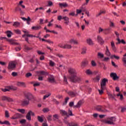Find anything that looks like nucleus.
<instances>
[{
    "instance_id": "nucleus-1",
    "label": "nucleus",
    "mask_w": 126,
    "mask_h": 126,
    "mask_svg": "<svg viewBox=\"0 0 126 126\" xmlns=\"http://www.w3.org/2000/svg\"><path fill=\"white\" fill-rule=\"evenodd\" d=\"M68 72L69 76L67 77V78L69 79L70 82H72V83H78L82 80V78L77 76V72L74 68L71 67L69 68Z\"/></svg>"
},
{
    "instance_id": "nucleus-2",
    "label": "nucleus",
    "mask_w": 126,
    "mask_h": 126,
    "mask_svg": "<svg viewBox=\"0 0 126 126\" xmlns=\"http://www.w3.org/2000/svg\"><path fill=\"white\" fill-rule=\"evenodd\" d=\"M108 120H104L103 121L104 124H106L107 125H115V122L116 121V118L115 117H112L110 118H107Z\"/></svg>"
},
{
    "instance_id": "nucleus-3",
    "label": "nucleus",
    "mask_w": 126,
    "mask_h": 126,
    "mask_svg": "<svg viewBox=\"0 0 126 126\" xmlns=\"http://www.w3.org/2000/svg\"><path fill=\"white\" fill-rule=\"evenodd\" d=\"M25 98L30 101H36V98L31 93H27L24 94Z\"/></svg>"
},
{
    "instance_id": "nucleus-4",
    "label": "nucleus",
    "mask_w": 126,
    "mask_h": 126,
    "mask_svg": "<svg viewBox=\"0 0 126 126\" xmlns=\"http://www.w3.org/2000/svg\"><path fill=\"white\" fill-rule=\"evenodd\" d=\"M22 118H24V115L20 113H16L11 119V120H17L18 119H22Z\"/></svg>"
},
{
    "instance_id": "nucleus-5",
    "label": "nucleus",
    "mask_w": 126,
    "mask_h": 126,
    "mask_svg": "<svg viewBox=\"0 0 126 126\" xmlns=\"http://www.w3.org/2000/svg\"><path fill=\"white\" fill-rule=\"evenodd\" d=\"M108 82V79L106 78H103L100 83L101 89H106V83Z\"/></svg>"
},
{
    "instance_id": "nucleus-6",
    "label": "nucleus",
    "mask_w": 126,
    "mask_h": 126,
    "mask_svg": "<svg viewBox=\"0 0 126 126\" xmlns=\"http://www.w3.org/2000/svg\"><path fill=\"white\" fill-rule=\"evenodd\" d=\"M30 104V100H29V99H27L25 97V98L22 100L21 101V105L22 106H28Z\"/></svg>"
},
{
    "instance_id": "nucleus-7",
    "label": "nucleus",
    "mask_w": 126,
    "mask_h": 126,
    "mask_svg": "<svg viewBox=\"0 0 126 126\" xmlns=\"http://www.w3.org/2000/svg\"><path fill=\"white\" fill-rule=\"evenodd\" d=\"M67 94H68L70 97H76V96H78V94L76 92H74L73 91H69L67 92Z\"/></svg>"
},
{
    "instance_id": "nucleus-8",
    "label": "nucleus",
    "mask_w": 126,
    "mask_h": 126,
    "mask_svg": "<svg viewBox=\"0 0 126 126\" xmlns=\"http://www.w3.org/2000/svg\"><path fill=\"white\" fill-rule=\"evenodd\" d=\"M60 113L63 117L64 116H66V117H64V120H66V119H67V118H68V114L67 113V112L65 111V110H60Z\"/></svg>"
},
{
    "instance_id": "nucleus-9",
    "label": "nucleus",
    "mask_w": 126,
    "mask_h": 126,
    "mask_svg": "<svg viewBox=\"0 0 126 126\" xmlns=\"http://www.w3.org/2000/svg\"><path fill=\"white\" fill-rule=\"evenodd\" d=\"M95 110L98 112H101L102 113H107V112H108L107 110L105 109H104L103 107L101 106H97L96 108H95Z\"/></svg>"
},
{
    "instance_id": "nucleus-10",
    "label": "nucleus",
    "mask_w": 126,
    "mask_h": 126,
    "mask_svg": "<svg viewBox=\"0 0 126 126\" xmlns=\"http://www.w3.org/2000/svg\"><path fill=\"white\" fill-rule=\"evenodd\" d=\"M83 104H84V100L81 99V100H80L78 102L77 104L76 105H74L73 107L74 108H80V107H81V106H82Z\"/></svg>"
},
{
    "instance_id": "nucleus-11",
    "label": "nucleus",
    "mask_w": 126,
    "mask_h": 126,
    "mask_svg": "<svg viewBox=\"0 0 126 126\" xmlns=\"http://www.w3.org/2000/svg\"><path fill=\"white\" fill-rule=\"evenodd\" d=\"M107 94L109 96V99H111V100H115V101H117V99H116L115 98L117 95L115 94H111L110 92H108Z\"/></svg>"
},
{
    "instance_id": "nucleus-12",
    "label": "nucleus",
    "mask_w": 126,
    "mask_h": 126,
    "mask_svg": "<svg viewBox=\"0 0 126 126\" xmlns=\"http://www.w3.org/2000/svg\"><path fill=\"white\" fill-rule=\"evenodd\" d=\"M110 76L113 78V80H118L120 79V77L118 76L117 73H111L110 74Z\"/></svg>"
},
{
    "instance_id": "nucleus-13",
    "label": "nucleus",
    "mask_w": 126,
    "mask_h": 126,
    "mask_svg": "<svg viewBox=\"0 0 126 126\" xmlns=\"http://www.w3.org/2000/svg\"><path fill=\"white\" fill-rule=\"evenodd\" d=\"M47 80L50 83H55L56 82L55 77L53 75H50V76L48 78Z\"/></svg>"
},
{
    "instance_id": "nucleus-14",
    "label": "nucleus",
    "mask_w": 126,
    "mask_h": 126,
    "mask_svg": "<svg viewBox=\"0 0 126 126\" xmlns=\"http://www.w3.org/2000/svg\"><path fill=\"white\" fill-rule=\"evenodd\" d=\"M16 67V64L13 63H9L8 69H14Z\"/></svg>"
},
{
    "instance_id": "nucleus-15",
    "label": "nucleus",
    "mask_w": 126,
    "mask_h": 126,
    "mask_svg": "<svg viewBox=\"0 0 126 126\" xmlns=\"http://www.w3.org/2000/svg\"><path fill=\"white\" fill-rule=\"evenodd\" d=\"M117 41H118V42L116 43V45H118V44H123L124 45H126V42L124 39H120V37H118L117 38Z\"/></svg>"
},
{
    "instance_id": "nucleus-16",
    "label": "nucleus",
    "mask_w": 126,
    "mask_h": 126,
    "mask_svg": "<svg viewBox=\"0 0 126 126\" xmlns=\"http://www.w3.org/2000/svg\"><path fill=\"white\" fill-rule=\"evenodd\" d=\"M97 40L100 45H103L104 43H105V41L103 40V38L100 35L97 36Z\"/></svg>"
},
{
    "instance_id": "nucleus-17",
    "label": "nucleus",
    "mask_w": 126,
    "mask_h": 126,
    "mask_svg": "<svg viewBox=\"0 0 126 126\" xmlns=\"http://www.w3.org/2000/svg\"><path fill=\"white\" fill-rule=\"evenodd\" d=\"M2 101H8V102H13V99L6 96L2 97Z\"/></svg>"
},
{
    "instance_id": "nucleus-18",
    "label": "nucleus",
    "mask_w": 126,
    "mask_h": 126,
    "mask_svg": "<svg viewBox=\"0 0 126 126\" xmlns=\"http://www.w3.org/2000/svg\"><path fill=\"white\" fill-rule=\"evenodd\" d=\"M111 46L113 51L114 52V53H116V52H117V48H116L115 42L113 41L111 42Z\"/></svg>"
},
{
    "instance_id": "nucleus-19",
    "label": "nucleus",
    "mask_w": 126,
    "mask_h": 126,
    "mask_svg": "<svg viewBox=\"0 0 126 126\" xmlns=\"http://www.w3.org/2000/svg\"><path fill=\"white\" fill-rule=\"evenodd\" d=\"M100 79H101V74H98L94 78L93 80L94 82H99V81H100Z\"/></svg>"
},
{
    "instance_id": "nucleus-20",
    "label": "nucleus",
    "mask_w": 126,
    "mask_h": 126,
    "mask_svg": "<svg viewBox=\"0 0 126 126\" xmlns=\"http://www.w3.org/2000/svg\"><path fill=\"white\" fill-rule=\"evenodd\" d=\"M104 33L106 35H107L108 34H110L111 33V28H108L107 29H105L104 30Z\"/></svg>"
},
{
    "instance_id": "nucleus-21",
    "label": "nucleus",
    "mask_w": 126,
    "mask_h": 126,
    "mask_svg": "<svg viewBox=\"0 0 126 126\" xmlns=\"http://www.w3.org/2000/svg\"><path fill=\"white\" fill-rule=\"evenodd\" d=\"M5 34H6L8 38H10V37H11V35H13V33H12V32L11 31H7L5 32Z\"/></svg>"
},
{
    "instance_id": "nucleus-22",
    "label": "nucleus",
    "mask_w": 126,
    "mask_h": 126,
    "mask_svg": "<svg viewBox=\"0 0 126 126\" xmlns=\"http://www.w3.org/2000/svg\"><path fill=\"white\" fill-rule=\"evenodd\" d=\"M87 43L90 46H93V45H94V43H93V41H92V39H91V38H89L87 39Z\"/></svg>"
},
{
    "instance_id": "nucleus-23",
    "label": "nucleus",
    "mask_w": 126,
    "mask_h": 126,
    "mask_svg": "<svg viewBox=\"0 0 126 126\" xmlns=\"http://www.w3.org/2000/svg\"><path fill=\"white\" fill-rule=\"evenodd\" d=\"M41 28H42L41 26H33L32 27V30H35V31L40 30Z\"/></svg>"
},
{
    "instance_id": "nucleus-24",
    "label": "nucleus",
    "mask_w": 126,
    "mask_h": 126,
    "mask_svg": "<svg viewBox=\"0 0 126 126\" xmlns=\"http://www.w3.org/2000/svg\"><path fill=\"white\" fill-rule=\"evenodd\" d=\"M7 88H9L10 90H13V91H16L17 90V88L16 87L14 86H7L6 87Z\"/></svg>"
},
{
    "instance_id": "nucleus-25",
    "label": "nucleus",
    "mask_w": 126,
    "mask_h": 126,
    "mask_svg": "<svg viewBox=\"0 0 126 126\" xmlns=\"http://www.w3.org/2000/svg\"><path fill=\"white\" fill-rule=\"evenodd\" d=\"M85 73L87 75H93V72L89 69L86 70Z\"/></svg>"
},
{
    "instance_id": "nucleus-26",
    "label": "nucleus",
    "mask_w": 126,
    "mask_h": 126,
    "mask_svg": "<svg viewBox=\"0 0 126 126\" xmlns=\"http://www.w3.org/2000/svg\"><path fill=\"white\" fill-rule=\"evenodd\" d=\"M17 85L18 86H23V87H26L25 83L23 82H18Z\"/></svg>"
},
{
    "instance_id": "nucleus-27",
    "label": "nucleus",
    "mask_w": 126,
    "mask_h": 126,
    "mask_svg": "<svg viewBox=\"0 0 126 126\" xmlns=\"http://www.w3.org/2000/svg\"><path fill=\"white\" fill-rule=\"evenodd\" d=\"M70 44H74L75 45H78V42L74 39H71L69 40Z\"/></svg>"
},
{
    "instance_id": "nucleus-28",
    "label": "nucleus",
    "mask_w": 126,
    "mask_h": 126,
    "mask_svg": "<svg viewBox=\"0 0 126 126\" xmlns=\"http://www.w3.org/2000/svg\"><path fill=\"white\" fill-rule=\"evenodd\" d=\"M31 37V38H33V37H35L36 36L33 35V34H24L22 35L23 38H24V37Z\"/></svg>"
},
{
    "instance_id": "nucleus-29",
    "label": "nucleus",
    "mask_w": 126,
    "mask_h": 126,
    "mask_svg": "<svg viewBox=\"0 0 126 126\" xmlns=\"http://www.w3.org/2000/svg\"><path fill=\"white\" fill-rule=\"evenodd\" d=\"M71 48H72V46H71V45H70V44H66L64 45L63 49H71Z\"/></svg>"
},
{
    "instance_id": "nucleus-30",
    "label": "nucleus",
    "mask_w": 126,
    "mask_h": 126,
    "mask_svg": "<svg viewBox=\"0 0 126 126\" xmlns=\"http://www.w3.org/2000/svg\"><path fill=\"white\" fill-rule=\"evenodd\" d=\"M13 26L16 28L19 27L20 26V23L18 22H15L13 24Z\"/></svg>"
},
{
    "instance_id": "nucleus-31",
    "label": "nucleus",
    "mask_w": 126,
    "mask_h": 126,
    "mask_svg": "<svg viewBox=\"0 0 126 126\" xmlns=\"http://www.w3.org/2000/svg\"><path fill=\"white\" fill-rule=\"evenodd\" d=\"M68 126H79V125H78L77 123L74 122H72L69 124H68Z\"/></svg>"
},
{
    "instance_id": "nucleus-32",
    "label": "nucleus",
    "mask_w": 126,
    "mask_h": 126,
    "mask_svg": "<svg viewBox=\"0 0 126 126\" xmlns=\"http://www.w3.org/2000/svg\"><path fill=\"white\" fill-rule=\"evenodd\" d=\"M26 118L28 121H31V115L30 114V113L28 112L26 116Z\"/></svg>"
},
{
    "instance_id": "nucleus-33",
    "label": "nucleus",
    "mask_w": 126,
    "mask_h": 126,
    "mask_svg": "<svg viewBox=\"0 0 126 126\" xmlns=\"http://www.w3.org/2000/svg\"><path fill=\"white\" fill-rule=\"evenodd\" d=\"M87 65H88V61H86L82 62V66L85 67V66H87Z\"/></svg>"
},
{
    "instance_id": "nucleus-34",
    "label": "nucleus",
    "mask_w": 126,
    "mask_h": 126,
    "mask_svg": "<svg viewBox=\"0 0 126 126\" xmlns=\"http://www.w3.org/2000/svg\"><path fill=\"white\" fill-rule=\"evenodd\" d=\"M17 111L19 113H21V114H25V109H17Z\"/></svg>"
},
{
    "instance_id": "nucleus-35",
    "label": "nucleus",
    "mask_w": 126,
    "mask_h": 126,
    "mask_svg": "<svg viewBox=\"0 0 126 126\" xmlns=\"http://www.w3.org/2000/svg\"><path fill=\"white\" fill-rule=\"evenodd\" d=\"M24 49L26 51H31V50H33L32 48L28 47V46L26 45H24Z\"/></svg>"
},
{
    "instance_id": "nucleus-36",
    "label": "nucleus",
    "mask_w": 126,
    "mask_h": 126,
    "mask_svg": "<svg viewBox=\"0 0 126 126\" xmlns=\"http://www.w3.org/2000/svg\"><path fill=\"white\" fill-rule=\"evenodd\" d=\"M115 59V60H120V57L118 56H116V55H112L110 56V59Z\"/></svg>"
},
{
    "instance_id": "nucleus-37",
    "label": "nucleus",
    "mask_w": 126,
    "mask_h": 126,
    "mask_svg": "<svg viewBox=\"0 0 126 126\" xmlns=\"http://www.w3.org/2000/svg\"><path fill=\"white\" fill-rule=\"evenodd\" d=\"M86 51H87V49L85 48L82 49V52L81 54L82 55H85V54H86Z\"/></svg>"
},
{
    "instance_id": "nucleus-38",
    "label": "nucleus",
    "mask_w": 126,
    "mask_h": 126,
    "mask_svg": "<svg viewBox=\"0 0 126 126\" xmlns=\"http://www.w3.org/2000/svg\"><path fill=\"white\" fill-rule=\"evenodd\" d=\"M42 112H43V113H48L50 112V109L49 108H44L42 109Z\"/></svg>"
},
{
    "instance_id": "nucleus-39",
    "label": "nucleus",
    "mask_w": 126,
    "mask_h": 126,
    "mask_svg": "<svg viewBox=\"0 0 126 126\" xmlns=\"http://www.w3.org/2000/svg\"><path fill=\"white\" fill-rule=\"evenodd\" d=\"M37 120L38 122H40V123H43L44 122V119H43V118L41 117L40 116L37 117Z\"/></svg>"
},
{
    "instance_id": "nucleus-40",
    "label": "nucleus",
    "mask_w": 126,
    "mask_h": 126,
    "mask_svg": "<svg viewBox=\"0 0 126 126\" xmlns=\"http://www.w3.org/2000/svg\"><path fill=\"white\" fill-rule=\"evenodd\" d=\"M60 6H63V7H67V3H59Z\"/></svg>"
},
{
    "instance_id": "nucleus-41",
    "label": "nucleus",
    "mask_w": 126,
    "mask_h": 126,
    "mask_svg": "<svg viewBox=\"0 0 126 126\" xmlns=\"http://www.w3.org/2000/svg\"><path fill=\"white\" fill-rule=\"evenodd\" d=\"M81 12H82V10L77 9L76 10L77 14L75 15V16H77V15H78V14H80V13H81Z\"/></svg>"
},
{
    "instance_id": "nucleus-42",
    "label": "nucleus",
    "mask_w": 126,
    "mask_h": 126,
    "mask_svg": "<svg viewBox=\"0 0 126 126\" xmlns=\"http://www.w3.org/2000/svg\"><path fill=\"white\" fill-rule=\"evenodd\" d=\"M67 114L68 118H69V116H73V114H72V111L70 110V109L68 110Z\"/></svg>"
},
{
    "instance_id": "nucleus-43",
    "label": "nucleus",
    "mask_w": 126,
    "mask_h": 126,
    "mask_svg": "<svg viewBox=\"0 0 126 126\" xmlns=\"http://www.w3.org/2000/svg\"><path fill=\"white\" fill-rule=\"evenodd\" d=\"M91 65L92 66H96V65H97V63H95V61L92 60L91 62Z\"/></svg>"
},
{
    "instance_id": "nucleus-44",
    "label": "nucleus",
    "mask_w": 126,
    "mask_h": 126,
    "mask_svg": "<svg viewBox=\"0 0 126 126\" xmlns=\"http://www.w3.org/2000/svg\"><path fill=\"white\" fill-rule=\"evenodd\" d=\"M14 31L16 34H19V35L21 34V31H20L19 30H14Z\"/></svg>"
},
{
    "instance_id": "nucleus-45",
    "label": "nucleus",
    "mask_w": 126,
    "mask_h": 126,
    "mask_svg": "<svg viewBox=\"0 0 126 126\" xmlns=\"http://www.w3.org/2000/svg\"><path fill=\"white\" fill-rule=\"evenodd\" d=\"M3 125H7V126H10V123H9V121H5L3 122H2Z\"/></svg>"
},
{
    "instance_id": "nucleus-46",
    "label": "nucleus",
    "mask_w": 126,
    "mask_h": 126,
    "mask_svg": "<svg viewBox=\"0 0 126 126\" xmlns=\"http://www.w3.org/2000/svg\"><path fill=\"white\" fill-rule=\"evenodd\" d=\"M68 100H69V97H66L65 98V101L64 102H63V105H66V104H67V101H68Z\"/></svg>"
},
{
    "instance_id": "nucleus-47",
    "label": "nucleus",
    "mask_w": 126,
    "mask_h": 126,
    "mask_svg": "<svg viewBox=\"0 0 126 126\" xmlns=\"http://www.w3.org/2000/svg\"><path fill=\"white\" fill-rule=\"evenodd\" d=\"M5 118H9V113H8V111L7 110L5 111Z\"/></svg>"
},
{
    "instance_id": "nucleus-48",
    "label": "nucleus",
    "mask_w": 126,
    "mask_h": 126,
    "mask_svg": "<svg viewBox=\"0 0 126 126\" xmlns=\"http://www.w3.org/2000/svg\"><path fill=\"white\" fill-rule=\"evenodd\" d=\"M48 74V72H45L44 71H40V75H46Z\"/></svg>"
},
{
    "instance_id": "nucleus-49",
    "label": "nucleus",
    "mask_w": 126,
    "mask_h": 126,
    "mask_svg": "<svg viewBox=\"0 0 126 126\" xmlns=\"http://www.w3.org/2000/svg\"><path fill=\"white\" fill-rule=\"evenodd\" d=\"M52 95L51 93L48 94H46L43 96V100H45L46 98H48V97H50Z\"/></svg>"
},
{
    "instance_id": "nucleus-50",
    "label": "nucleus",
    "mask_w": 126,
    "mask_h": 126,
    "mask_svg": "<svg viewBox=\"0 0 126 126\" xmlns=\"http://www.w3.org/2000/svg\"><path fill=\"white\" fill-rule=\"evenodd\" d=\"M110 27H113L114 28V27H116L115 26V24L113 23V22H110V25H109Z\"/></svg>"
},
{
    "instance_id": "nucleus-51",
    "label": "nucleus",
    "mask_w": 126,
    "mask_h": 126,
    "mask_svg": "<svg viewBox=\"0 0 126 126\" xmlns=\"http://www.w3.org/2000/svg\"><path fill=\"white\" fill-rule=\"evenodd\" d=\"M1 91H3V92H6L7 91H10L9 88H5V89H1Z\"/></svg>"
},
{
    "instance_id": "nucleus-52",
    "label": "nucleus",
    "mask_w": 126,
    "mask_h": 126,
    "mask_svg": "<svg viewBox=\"0 0 126 126\" xmlns=\"http://www.w3.org/2000/svg\"><path fill=\"white\" fill-rule=\"evenodd\" d=\"M105 54L107 57H111V52H110V51H106Z\"/></svg>"
},
{
    "instance_id": "nucleus-53",
    "label": "nucleus",
    "mask_w": 126,
    "mask_h": 126,
    "mask_svg": "<svg viewBox=\"0 0 126 126\" xmlns=\"http://www.w3.org/2000/svg\"><path fill=\"white\" fill-rule=\"evenodd\" d=\"M122 61L124 63V65H125V66L126 67V57L123 58L122 59Z\"/></svg>"
},
{
    "instance_id": "nucleus-54",
    "label": "nucleus",
    "mask_w": 126,
    "mask_h": 126,
    "mask_svg": "<svg viewBox=\"0 0 126 126\" xmlns=\"http://www.w3.org/2000/svg\"><path fill=\"white\" fill-rule=\"evenodd\" d=\"M47 120L48 122H51L52 120V115H48L47 117Z\"/></svg>"
},
{
    "instance_id": "nucleus-55",
    "label": "nucleus",
    "mask_w": 126,
    "mask_h": 126,
    "mask_svg": "<svg viewBox=\"0 0 126 126\" xmlns=\"http://www.w3.org/2000/svg\"><path fill=\"white\" fill-rule=\"evenodd\" d=\"M49 65L50 66H54V65H55V63L52 62L51 60H50Z\"/></svg>"
},
{
    "instance_id": "nucleus-56",
    "label": "nucleus",
    "mask_w": 126,
    "mask_h": 126,
    "mask_svg": "<svg viewBox=\"0 0 126 126\" xmlns=\"http://www.w3.org/2000/svg\"><path fill=\"white\" fill-rule=\"evenodd\" d=\"M11 75L14 77L17 76V75H18V73L16 72H13Z\"/></svg>"
},
{
    "instance_id": "nucleus-57",
    "label": "nucleus",
    "mask_w": 126,
    "mask_h": 126,
    "mask_svg": "<svg viewBox=\"0 0 126 126\" xmlns=\"http://www.w3.org/2000/svg\"><path fill=\"white\" fill-rule=\"evenodd\" d=\"M103 90H105V89H101V90H98V92L100 95H102V94L104 93V91H103Z\"/></svg>"
},
{
    "instance_id": "nucleus-58",
    "label": "nucleus",
    "mask_w": 126,
    "mask_h": 126,
    "mask_svg": "<svg viewBox=\"0 0 126 126\" xmlns=\"http://www.w3.org/2000/svg\"><path fill=\"white\" fill-rule=\"evenodd\" d=\"M97 56L99 57L101 59H102V58H104V54L101 53H98L97 54Z\"/></svg>"
},
{
    "instance_id": "nucleus-59",
    "label": "nucleus",
    "mask_w": 126,
    "mask_h": 126,
    "mask_svg": "<svg viewBox=\"0 0 126 126\" xmlns=\"http://www.w3.org/2000/svg\"><path fill=\"white\" fill-rule=\"evenodd\" d=\"M117 96H120V100H124V96L123 95V94H117Z\"/></svg>"
},
{
    "instance_id": "nucleus-60",
    "label": "nucleus",
    "mask_w": 126,
    "mask_h": 126,
    "mask_svg": "<svg viewBox=\"0 0 126 126\" xmlns=\"http://www.w3.org/2000/svg\"><path fill=\"white\" fill-rule=\"evenodd\" d=\"M69 15L70 16H75V11H74V12H71V13H69Z\"/></svg>"
},
{
    "instance_id": "nucleus-61",
    "label": "nucleus",
    "mask_w": 126,
    "mask_h": 126,
    "mask_svg": "<svg viewBox=\"0 0 126 126\" xmlns=\"http://www.w3.org/2000/svg\"><path fill=\"white\" fill-rule=\"evenodd\" d=\"M30 76H32V74L30 72L27 73L26 74V77H30Z\"/></svg>"
},
{
    "instance_id": "nucleus-62",
    "label": "nucleus",
    "mask_w": 126,
    "mask_h": 126,
    "mask_svg": "<svg viewBox=\"0 0 126 126\" xmlns=\"http://www.w3.org/2000/svg\"><path fill=\"white\" fill-rule=\"evenodd\" d=\"M19 10L20 11V13L21 14V15H23L24 14V12L22 10V9H21V8H19Z\"/></svg>"
},
{
    "instance_id": "nucleus-63",
    "label": "nucleus",
    "mask_w": 126,
    "mask_h": 126,
    "mask_svg": "<svg viewBox=\"0 0 126 126\" xmlns=\"http://www.w3.org/2000/svg\"><path fill=\"white\" fill-rule=\"evenodd\" d=\"M25 123H26V120L25 119H22L20 121V124H25Z\"/></svg>"
},
{
    "instance_id": "nucleus-64",
    "label": "nucleus",
    "mask_w": 126,
    "mask_h": 126,
    "mask_svg": "<svg viewBox=\"0 0 126 126\" xmlns=\"http://www.w3.org/2000/svg\"><path fill=\"white\" fill-rule=\"evenodd\" d=\"M52 5H53V2H52L51 1H48L47 6H52Z\"/></svg>"
}]
</instances>
